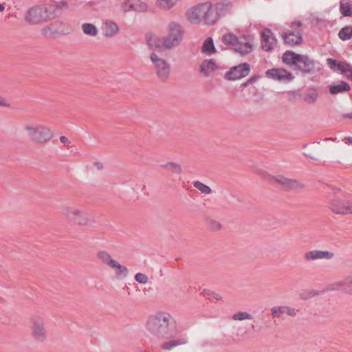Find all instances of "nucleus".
I'll list each match as a JSON object with an SVG mask.
<instances>
[{"label":"nucleus","mask_w":352,"mask_h":352,"mask_svg":"<svg viewBox=\"0 0 352 352\" xmlns=\"http://www.w3.org/2000/svg\"><path fill=\"white\" fill-rule=\"evenodd\" d=\"M318 98V94L316 90H311L304 96V100L308 104H314Z\"/></svg>","instance_id":"72a5a7b5"},{"label":"nucleus","mask_w":352,"mask_h":352,"mask_svg":"<svg viewBox=\"0 0 352 352\" xmlns=\"http://www.w3.org/2000/svg\"><path fill=\"white\" fill-rule=\"evenodd\" d=\"M250 71V65L248 63H242L232 67L225 74V78L228 80H236L247 76Z\"/></svg>","instance_id":"ddd939ff"},{"label":"nucleus","mask_w":352,"mask_h":352,"mask_svg":"<svg viewBox=\"0 0 352 352\" xmlns=\"http://www.w3.org/2000/svg\"><path fill=\"white\" fill-rule=\"evenodd\" d=\"M179 0H156V6L164 11H168L173 8Z\"/></svg>","instance_id":"cd10ccee"},{"label":"nucleus","mask_w":352,"mask_h":352,"mask_svg":"<svg viewBox=\"0 0 352 352\" xmlns=\"http://www.w3.org/2000/svg\"><path fill=\"white\" fill-rule=\"evenodd\" d=\"M344 118H351L352 119V113H346L343 116Z\"/></svg>","instance_id":"3c124183"},{"label":"nucleus","mask_w":352,"mask_h":352,"mask_svg":"<svg viewBox=\"0 0 352 352\" xmlns=\"http://www.w3.org/2000/svg\"><path fill=\"white\" fill-rule=\"evenodd\" d=\"M31 336L38 342L43 343L47 340V331L42 317L34 316L30 319Z\"/></svg>","instance_id":"9d476101"},{"label":"nucleus","mask_w":352,"mask_h":352,"mask_svg":"<svg viewBox=\"0 0 352 352\" xmlns=\"http://www.w3.org/2000/svg\"><path fill=\"white\" fill-rule=\"evenodd\" d=\"M24 130L31 141L36 144L48 142L53 136L50 129L45 125L28 124Z\"/></svg>","instance_id":"423d86ee"},{"label":"nucleus","mask_w":352,"mask_h":352,"mask_svg":"<svg viewBox=\"0 0 352 352\" xmlns=\"http://www.w3.org/2000/svg\"><path fill=\"white\" fill-rule=\"evenodd\" d=\"M349 199L336 197L329 202V208L335 214H349Z\"/></svg>","instance_id":"f8f14e48"},{"label":"nucleus","mask_w":352,"mask_h":352,"mask_svg":"<svg viewBox=\"0 0 352 352\" xmlns=\"http://www.w3.org/2000/svg\"><path fill=\"white\" fill-rule=\"evenodd\" d=\"M217 14L214 4L210 2H205L203 22L207 25H212L218 21Z\"/></svg>","instance_id":"a211bd4d"},{"label":"nucleus","mask_w":352,"mask_h":352,"mask_svg":"<svg viewBox=\"0 0 352 352\" xmlns=\"http://www.w3.org/2000/svg\"><path fill=\"white\" fill-rule=\"evenodd\" d=\"M243 40L244 41H239V38L232 32L223 34L221 38V41L223 44L232 47L239 54L245 55L252 52V45L245 38Z\"/></svg>","instance_id":"6e6552de"},{"label":"nucleus","mask_w":352,"mask_h":352,"mask_svg":"<svg viewBox=\"0 0 352 352\" xmlns=\"http://www.w3.org/2000/svg\"><path fill=\"white\" fill-rule=\"evenodd\" d=\"M63 215L74 224L83 227H92L96 223L94 214L82 207L68 206L63 208Z\"/></svg>","instance_id":"f03ea898"},{"label":"nucleus","mask_w":352,"mask_h":352,"mask_svg":"<svg viewBox=\"0 0 352 352\" xmlns=\"http://www.w3.org/2000/svg\"><path fill=\"white\" fill-rule=\"evenodd\" d=\"M338 36L342 41L349 40L352 37V27L346 26L342 28L338 33Z\"/></svg>","instance_id":"473e14b6"},{"label":"nucleus","mask_w":352,"mask_h":352,"mask_svg":"<svg viewBox=\"0 0 352 352\" xmlns=\"http://www.w3.org/2000/svg\"><path fill=\"white\" fill-rule=\"evenodd\" d=\"M119 8L123 14L142 13L147 10L148 6L141 0H123L120 3Z\"/></svg>","instance_id":"9b49d317"},{"label":"nucleus","mask_w":352,"mask_h":352,"mask_svg":"<svg viewBox=\"0 0 352 352\" xmlns=\"http://www.w3.org/2000/svg\"><path fill=\"white\" fill-rule=\"evenodd\" d=\"M205 2L197 4L189 8L186 14L187 20L192 24L203 22Z\"/></svg>","instance_id":"4468645a"},{"label":"nucleus","mask_w":352,"mask_h":352,"mask_svg":"<svg viewBox=\"0 0 352 352\" xmlns=\"http://www.w3.org/2000/svg\"><path fill=\"white\" fill-rule=\"evenodd\" d=\"M350 89V86L348 83L341 82L338 85H330L329 91L331 94L335 95L342 91H349Z\"/></svg>","instance_id":"c756f323"},{"label":"nucleus","mask_w":352,"mask_h":352,"mask_svg":"<svg viewBox=\"0 0 352 352\" xmlns=\"http://www.w3.org/2000/svg\"><path fill=\"white\" fill-rule=\"evenodd\" d=\"M340 12L344 16H352V1L351 0H340Z\"/></svg>","instance_id":"c85d7f7f"},{"label":"nucleus","mask_w":352,"mask_h":352,"mask_svg":"<svg viewBox=\"0 0 352 352\" xmlns=\"http://www.w3.org/2000/svg\"><path fill=\"white\" fill-rule=\"evenodd\" d=\"M97 258L100 262L113 270L117 280H124L129 275V269L113 258L106 250H100L97 252Z\"/></svg>","instance_id":"20e7f679"},{"label":"nucleus","mask_w":352,"mask_h":352,"mask_svg":"<svg viewBox=\"0 0 352 352\" xmlns=\"http://www.w3.org/2000/svg\"><path fill=\"white\" fill-rule=\"evenodd\" d=\"M5 10V6L3 4L0 3V12H2Z\"/></svg>","instance_id":"864d4df0"},{"label":"nucleus","mask_w":352,"mask_h":352,"mask_svg":"<svg viewBox=\"0 0 352 352\" xmlns=\"http://www.w3.org/2000/svg\"><path fill=\"white\" fill-rule=\"evenodd\" d=\"M162 168L166 170L170 171L173 173L179 174L182 173V166L176 162H168L162 166Z\"/></svg>","instance_id":"7c9ffc66"},{"label":"nucleus","mask_w":352,"mask_h":352,"mask_svg":"<svg viewBox=\"0 0 352 352\" xmlns=\"http://www.w3.org/2000/svg\"><path fill=\"white\" fill-rule=\"evenodd\" d=\"M146 40L147 45L153 50H168L164 36L148 33L146 35Z\"/></svg>","instance_id":"dca6fc26"},{"label":"nucleus","mask_w":352,"mask_h":352,"mask_svg":"<svg viewBox=\"0 0 352 352\" xmlns=\"http://www.w3.org/2000/svg\"><path fill=\"white\" fill-rule=\"evenodd\" d=\"M327 64L330 68H331L332 69H333L335 71H338V72H340L341 69L340 65H343V64H344V63L338 62L333 58H328L327 60Z\"/></svg>","instance_id":"58836bf2"},{"label":"nucleus","mask_w":352,"mask_h":352,"mask_svg":"<svg viewBox=\"0 0 352 352\" xmlns=\"http://www.w3.org/2000/svg\"><path fill=\"white\" fill-rule=\"evenodd\" d=\"M201 52L202 54L208 56H212L217 53V49L212 37H207L204 41L201 47Z\"/></svg>","instance_id":"a878e982"},{"label":"nucleus","mask_w":352,"mask_h":352,"mask_svg":"<svg viewBox=\"0 0 352 352\" xmlns=\"http://www.w3.org/2000/svg\"><path fill=\"white\" fill-rule=\"evenodd\" d=\"M144 328L151 335L163 340L160 344L162 351H170L188 343L186 336L175 337L178 331L177 325L175 319L168 312L157 311L149 316L145 321Z\"/></svg>","instance_id":"f257e3e1"},{"label":"nucleus","mask_w":352,"mask_h":352,"mask_svg":"<svg viewBox=\"0 0 352 352\" xmlns=\"http://www.w3.org/2000/svg\"><path fill=\"white\" fill-rule=\"evenodd\" d=\"M213 297H214L217 300H221V298H221V296L219 294H215L213 296Z\"/></svg>","instance_id":"8fccbe9b"},{"label":"nucleus","mask_w":352,"mask_h":352,"mask_svg":"<svg viewBox=\"0 0 352 352\" xmlns=\"http://www.w3.org/2000/svg\"><path fill=\"white\" fill-rule=\"evenodd\" d=\"M68 6H69L68 3L66 1L60 0L58 1H56L52 8L50 6H49V7L50 8V10H52V8L53 9L52 13L54 14V12H55V11L63 10L67 9Z\"/></svg>","instance_id":"f704fd0d"},{"label":"nucleus","mask_w":352,"mask_h":352,"mask_svg":"<svg viewBox=\"0 0 352 352\" xmlns=\"http://www.w3.org/2000/svg\"><path fill=\"white\" fill-rule=\"evenodd\" d=\"M85 3L87 6H93L94 5V3L93 1H88L86 2L85 1H81V3Z\"/></svg>","instance_id":"49530a36"},{"label":"nucleus","mask_w":352,"mask_h":352,"mask_svg":"<svg viewBox=\"0 0 352 352\" xmlns=\"http://www.w3.org/2000/svg\"><path fill=\"white\" fill-rule=\"evenodd\" d=\"M149 58L158 78L163 81L168 80L171 74L169 62L155 52L151 53Z\"/></svg>","instance_id":"1a4fd4ad"},{"label":"nucleus","mask_w":352,"mask_h":352,"mask_svg":"<svg viewBox=\"0 0 352 352\" xmlns=\"http://www.w3.org/2000/svg\"><path fill=\"white\" fill-rule=\"evenodd\" d=\"M81 30L84 34L91 37L97 36L99 32L98 28L91 23H82L81 25Z\"/></svg>","instance_id":"bb28decb"},{"label":"nucleus","mask_w":352,"mask_h":352,"mask_svg":"<svg viewBox=\"0 0 352 352\" xmlns=\"http://www.w3.org/2000/svg\"><path fill=\"white\" fill-rule=\"evenodd\" d=\"M276 180L280 184H281L283 185H285V186H290V184L293 182L292 180H289L283 176H280V175L277 176Z\"/></svg>","instance_id":"a19ab883"},{"label":"nucleus","mask_w":352,"mask_h":352,"mask_svg":"<svg viewBox=\"0 0 352 352\" xmlns=\"http://www.w3.org/2000/svg\"><path fill=\"white\" fill-rule=\"evenodd\" d=\"M94 166L98 168V169H101L102 168V165L100 164V163H96L94 164Z\"/></svg>","instance_id":"603ef678"},{"label":"nucleus","mask_w":352,"mask_h":352,"mask_svg":"<svg viewBox=\"0 0 352 352\" xmlns=\"http://www.w3.org/2000/svg\"><path fill=\"white\" fill-rule=\"evenodd\" d=\"M265 74L267 78L278 81H290L294 78L291 72L283 68L267 69Z\"/></svg>","instance_id":"2eb2a0df"},{"label":"nucleus","mask_w":352,"mask_h":352,"mask_svg":"<svg viewBox=\"0 0 352 352\" xmlns=\"http://www.w3.org/2000/svg\"><path fill=\"white\" fill-rule=\"evenodd\" d=\"M344 142L346 144H352V137H348L344 139Z\"/></svg>","instance_id":"a18cd8bd"},{"label":"nucleus","mask_w":352,"mask_h":352,"mask_svg":"<svg viewBox=\"0 0 352 352\" xmlns=\"http://www.w3.org/2000/svg\"><path fill=\"white\" fill-rule=\"evenodd\" d=\"M282 37L286 44L292 46L298 45L302 41V36L300 32L287 31L283 34Z\"/></svg>","instance_id":"4be33fe9"},{"label":"nucleus","mask_w":352,"mask_h":352,"mask_svg":"<svg viewBox=\"0 0 352 352\" xmlns=\"http://www.w3.org/2000/svg\"><path fill=\"white\" fill-rule=\"evenodd\" d=\"M102 34L106 38H113L120 32L118 23L112 20H106L102 24Z\"/></svg>","instance_id":"6ab92c4d"},{"label":"nucleus","mask_w":352,"mask_h":352,"mask_svg":"<svg viewBox=\"0 0 352 352\" xmlns=\"http://www.w3.org/2000/svg\"><path fill=\"white\" fill-rule=\"evenodd\" d=\"M249 81H250V82H253V79H252V78H251V79H250V80H249Z\"/></svg>","instance_id":"6e6d98bb"},{"label":"nucleus","mask_w":352,"mask_h":352,"mask_svg":"<svg viewBox=\"0 0 352 352\" xmlns=\"http://www.w3.org/2000/svg\"><path fill=\"white\" fill-rule=\"evenodd\" d=\"M349 214H352V199H349Z\"/></svg>","instance_id":"09e8293b"},{"label":"nucleus","mask_w":352,"mask_h":352,"mask_svg":"<svg viewBox=\"0 0 352 352\" xmlns=\"http://www.w3.org/2000/svg\"><path fill=\"white\" fill-rule=\"evenodd\" d=\"M333 257V253L329 251L311 250L304 254V258L307 261H312L320 259L329 260Z\"/></svg>","instance_id":"aec40b11"},{"label":"nucleus","mask_w":352,"mask_h":352,"mask_svg":"<svg viewBox=\"0 0 352 352\" xmlns=\"http://www.w3.org/2000/svg\"><path fill=\"white\" fill-rule=\"evenodd\" d=\"M60 141L62 143H63V144H68L69 143V140H68V139L65 136H61L60 138Z\"/></svg>","instance_id":"c03bdc74"},{"label":"nucleus","mask_w":352,"mask_h":352,"mask_svg":"<svg viewBox=\"0 0 352 352\" xmlns=\"http://www.w3.org/2000/svg\"><path fill=\"white\" fill-rule=\"evenodd\" d=\"M194 187L199 190L201 192L205 195H208L211 192V188L201 182H194Z\"/></svg>","instance_id":"c9c22d12"},{"label":"nucleus","mask_w":352,"mask_h":352,"mask_svg":"<svg viewBox=\"0 0 352 352\" xmlns=\"http://www.w3.org/2000/svg\"><path fill=\"white\" fill-rule=\"evenodd\" d=\"M333 190H335V191H338V190H340V189H339V188H333Z\"/></svg>","instance_id":"5fc2aeb1"},{"label":"nucleus","mask_w":352,"mask_h":352,"mask_svg":"<svg viewBox=\"0 0 352 352\" xmlns=\"http://www.w3.org/2000/svg\"><path fill=\"white\" fill-rule=\"evenodd\" d=\"M53 16L50 8L45 5H37L30 8L25 16L27 22L31 24H38L45 22Z\"/></svg>","instance_id":"0eeeda50"},{"label":"nucleus","mask_w":352,"mask_h":352,"mask_svg":"<svg viewBox=\"0 0 352 352\" xmlns=\"http://www.w3.org/2000/svg\"><path fill=\"white\" fill-rule=\"evenodd\" d=\"M210 227L213 230H218L221 228V225L219 222L213 221H211V223H210Z\"/></svg>","instance_id":"37998d69"},{"label":"nucleus","mask_w":352,"mask_h":352,"mask_svg":"<svg viewBox=\"0 0 352 352\" xmlns=\"http://www.w3.org/2000/svg\"><path fill=\"white\" fill-rule=\"evenodd\" d=\"M341 69L340 72L344 76H346L347 78H352V67L351 65L344 63L343 65H340Z\"/></svg>","instance_id":"4c0bfd02"},{"label":"nucleus","mask_w":352,"mask_h":352,"mask_svg":"<svg viewBox=\"0 0 352 352\" xmlns=\"http://www.w3.org/2000/svg\"><path fill=\"white\" fill-rule=\"evenodd\" d=\"M217 18L219 19L221 16L227 14L232 8V3L228 0H223L216 4H214Z\"/></svg>","instance_id":"393cba45"},{"label":"nucleus","mask_w":352,"mask_h":352,"mask_svg":"<svg viewBox=\"0 0 352 352\" xmlns=\"http://www.w3.org/2000/svg\"><path fill=\"white\" fill-rule=\"evenodd\" d=\"M293 25L297 26L298 28H300L302 26V23L300 21H294L293 23Z\"/></svg>","instance_id":"de8ad7c7"},{"label":"nucleus","mask_w":352,"mask_h":352,"mask_svg":"<svg viewBox=\"0 0 352 352\" xmlns=\"http://www.w3.org/2000/svg\"><path fill=\"white\" fill-rule=\"evenodd\" d=\"M332 289L344 292L352 295V276H348L344 280L333 283Z\"/></svg>","instance_id":"5701e85b"},{"label":"nucleus","mask_w":352,"mask_h":352,"mask_svg":"<svg viewBox=\"0 0 352 352\" xmlns=\"http://www.w3.org/2000/svg\"><path fill=\"white\" fill-rule=\"evenodd\" d=\"M252 318L253 316L252 314L248 312L242 311H237L232 316V319L233 320L242 321L245 320H252Z\"/></svg>","instance_id":"2f4dec72"},{"label":"nucleus","mask_w":352,"mask_h":352,"mask_svg":"<svg viewBox=\"0 0 352 352\" xmlns=\"http://www.w3.org/2000/svg\"><path fill=\"white\" fill-rule=\"evenodd\" d=\"M134 278L139 283L146 284L148 282V277L142 273H137Z\"/></svg>","instance_id":"ea45409f"},{"label":"nucleus","mask_w":352,"mask_h":352,"mask_svg":"<svg viewBox=\"0 0 352 352\" xmlns=\"http://www.w3.org/2000/svg\"><path fill=\"white\" fill-rule=\"evenodd\" d=\"M262 48L265 51H270L276 44V39L272 36V33L269 30H265L262 33Z\"/></svg>","instance_id":"b1692460"},{"label":"nucleus","mask_w":352,"mask_h":352,"mask_svg":"<svg viewBox=\"0 0 352 352\" xmlns=\"http://www.w3.org/2000/svg\"><path fill=\"white\" fill-rule=\"evenodd\" d=\"M57 25L58 23H54L45 28L43 30V34L47 36H54L56 34L58 33L56 28Z\"/></svg>","instance_id":"e433bc0d"},{"label":"nucleus","mask_w":352,"mask_h":352,"mask_svg":"<svg viewBox=\"0 0 352 352\" xmlns=\"http://www.w3.org/2000/svg\"><path fill=\"white\" fill-rule=\"evenodd\" d=\"M221 67L212 58L204 60L199 65V71L205 77L213 75Z\"/></svg>","instance_id":"f3484780"},{"label":"nucleus","mask_w":352,"mask_h":352,"mask_svg":"<svg viewBox=\"0 0 352 352\" xmlns=\"http://www.w3.org/2000/svg\"><path fill=\"white\" fill-rule=\"evenodd\" d=\"M167 34L164 36L168 50L177 47L182 42L184 31L181 24L177 21H170L166 27Z\"/></svg>","instance_id":"39448f33"},{"label":"nucleus","mask_w":352,"mask_h":352,"mask_svg":"<svg viewBox=\"0 0 352 352\" xmlns=\"http://www.w3.org/2000/svg\"><path fill=\"white\" fill-rule=\"evenodd\" d=\"M271 314L274 318H279L283 314H286L291 317H294L296 312L294 308L289 306H275L270 309Z\"/></svg>","instance_id":"412c9836"},{"label":"nucleus","mask_w":352,"mask_h":352,"mask_svg":"<svg viewBox=\"0 0 352 352\" xmlns=\"http://www.w3.org/2000/svg\"><path fill=\"white\" fill-rule=\"evenodd\" d=\"M11 106L10 100L3 96L0 95V107H10Z\"/></svg>","instance_id":"79ce46f5"},{"label":"nucleus","mask_w":352,"mask_h":352,"mask_svg":"<svg viewBox=\"0 0 352 352\" xmlns=\"http://www.w3.org/2000/svg\"><path fill=\"white\" fill-rule=\"evenodd\" d=\"M284 63L295 69L309 73L314 70L315 61L306 55L296 54L292 51L285 52L282 56Z\"/></svg>","instance_id":"7ed1b4c3"}]
</instances>
